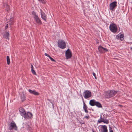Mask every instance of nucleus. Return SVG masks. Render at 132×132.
I'll return each instance as SVG.
<instances>
[{"mask_svg": "<svg viewBox=\"0 0 132 132\" xmlns=\"http://www.w3.org/2000/svg\"><path fill=\"white\" fill-rule=\"evenodd\" d=\"M32 14L36 22L39 24H41L42 22L38 16L36 15V13L34 11H33L32 12Z\"/></svg>", "mask_w": 132, "mask_h": 132, "instance_id": "obj_5", "label": "nucleus"}, {"mask_svg": "<svg viewBox=\"0 0 132 132\" xmlns=\"http://www.w3.org/2000/svg\"><path fill=\"white\" fill-rule=\"evenodd\" d=\"M86 118L87 119H88L89 118V115L86 116L84 117V118Z\"/></svg>", "mask_w": 132, "mask_h": 132, "instance_id": "obj_25", "label": "nucleus"}, {"mask_svg": "<svg viewBox=\"0 0 132 132\" xmlns=\"http://www.w3.org/2000/svg\"><path fill=\"white\" fill-rule=\"evenodd\" d=\"M83 109L85 111V112L87 113L88 112V111L87 110V107L84 101L83 102Z\"/></svg>", "mask_w": 132, "mask_h": 132, "instance_id": "obj_15", "label": "nucleus"}, {"mask_svg": "<svg viewBox=\"0 0 132 132\" xmlns=\"http://www.w3.org/2000/svg\"><path fill=\"white\" fill-rule=\"evenodd\" d=\"M31 70H32V69H34V67L32 64H31Z\"/></svg>", "mask_w": 132, "mask_h": 132, "instance_id": "obj_31", "label": "nucleus"}, {"mask_svg": "<svg viewBox=\"0 0 132 132\" xmlns=\"http://www.w3.org/2000/svg\"><path fill=\"white\" fill-rule=\"evenodd\" d=\"M83 96L85 99H87L92 97V94L90 91L88 90H85L83 93Z\"/></svg>", "mask_w": 132, "mask_h": 132, "instance_id": "obj_4", "label": "nucleus"}, {"mask_svg": "<svg viewBox=\"0 0 132 132\" xmlns=\"http://www.w3.org/2000/svg\"><path fill=\"white\" fill-rule=\"evenodd\" d=\"M6 60L7 64L9 65L10 64V59L9 56H7L6 57Z\"/></svg>", "mask_w": 132, "mask_h": 132, "instance_id": "obj_21", "label": "nucleus"}, {"mask_svg": "<svg viewBox=\"0 0 132 132\" xmlns=\"http://www.w3.org/2000/svg\"><path fill=\"white\" fill-rule=\"evenodd\" d=\"M26 128L27 129H28V128L29 127V126H28V125H27V126H26Z\"/></svg>", "mask_w": 132, "mask_h": 132, "instance_id": "obj_35", "label": "nucleus"}, {"mask_svg": "<svg viewBox=\"0 0 132 132\" xmlns=\"http://www.w3.org/2000/svg\"><path fill=\"white\" fill-rule=\"evenodd\" d=\"M17 129V127L15 123L13 121H12L9 125V129L10 130L14 129L16 130Z\"/></svg>", "mask_w": 132, "mask_h": 132, "instance_id": "obj_8", "label": "nucleus"}, {"mask_svg": "<svg viewBox=\"0 0 132 132\" xmlns=\"http://www.w3.org/2000/svg\"><path fill=\"white\" fill-rule=\"evenodd\" d=\"M105 119L104 118H102V116H101V117H100V119H99L98 121V123H100L101 122H99V121L100 120L101 121H104V120H105Z\"/></svg>", "mask_w": 132, "mask_h": 132, "instance_id": "obj_22", "label": "nucleus"}, {"mask_svg": "<svg viewBox=\"0 0 132 132\" xmlns=\"http://www.w3.org/2000/svg\"><path fill=\"white\" fill-rule=\"evenodd\" d=\"M100 122H104V123H106V124H108L109 123V121L108 120V119H105L104 121H101L100 120L99 121Z\"/></svg>", "mask_w": 132, "mask_h": 132, "instance_id": "obj_20", "label": "nucleus"}, {"mask_svg": "<svg viewBox=\"0 0 132 132\" xmlns=\"http://www.w3.org/2000/svg\"><path fill=\"white\" fill-rule=\"evenodd\" d=\"M40 2L42 3H45V1L44 0H38Z\"/></svg>", "mask_w": 132, "mask_h": 132, "instance_id": "obj_26", "label": "nucleus"}, {"mask_svg": "<svg viewBox=\"0 0 132 132\" xmlns=\"http://www.w3.org/2000/svg\"><path fill=\"white\" fill-rule=\"evenodd\" d=\"M109 28L110 30L113 32H116L117 31V27L116 25L114 24H110Z\"/></svg>", "mask_w": 132, "mask_h": 132, "instance_id": "obj_6", "label": "nucleus"}, {"mask_svg": "<svg viewBox=\"0 0 132 132\" xmlns=\"http://www.w3.org/2000/svg\"><path fill=\"white\" fill-rule=\"evenodd\" d=\"M19 111L21 115L24 118L26 119L31 118L32 116V114L30 112H28L26 113L24 110L22 108H20Z\"/></svg>", "mask_w": 132, "mask_h": 132, "instance_id": "obj_1", "label": "nucleus"}, {"mask_svg": "<svg viewBox=\"0 0 132 132\" xmlns=\"http://www.w3.org/2000/svg\"><path fill=\"white\" fill-rule=\"evenodd\" d=\"M8 27V24H7L6 26H5V29H7V28Z\"/></svg>", "mask_w": 132, "mask_h": 132, "instance_id": "obj_30", "label": "nucleus"}, {"mask_svg": "<svg viewBox=\"0 0 132 132\" xmlns=\"http://www.w3.org/2000/svg\"><path fill=\"white\" fill-rule=\"evenodd\" d=\"M89 104L92 106L96 105L98 108H102L101 104L98 102L94 100H92L89 101Z\"/></svg>", "mask_w": 132, "mask_h": 132, "instance_id": "obj_3", "label": "nucleus"}, {"mask_svg": "<svg viewBox=\"0 0 132 132\" xmlns=\"http://www.w3.org/2000/svg\"><path fill=\"white\" fill-rule=\"evenodd\" d=\"M101 131V132H108L107 127L105 125L102 126Z\"/></svg>", "mask_w": 132, "mask_h": 132, "instance_id": "obj_14", "label": "nucleus"}, {"mask_svg": "<svg viewBox=\"0 0 132 132\" xmlns=\"http://www.w3.org/2000/svg\"><path fill=\"white\" fill-rule=\"evenodd\" d=\"M80 123L81 124H84L85 123L84 122H83L82 121H81V122H80Z\"/></svg>", "mask_w": 132, "mask_h": 132, "instance_id": "obj_32", "label": "nucleus"}, {"mask_svg": "<svg viewBox=\"0 0 132 132\" xmlns=\"http://www.w3.org/2000/svg\"><path fill=\"white\" fill-rule=\"evenodd\" d=\"M117 3L116 2H113L110 4V10H113L117 6Z\"/></svg>", "mask_w": 132, "mask_h": 132, "instance_id": "obj_10", "label": "nucleus"}, {"mask_svg": "<svg viewBox=\"0 0 132 132\" xmlns=\"http://www.w3.org/2000/svg\"><path fill=\"white\" fill-rule=\"evenodd\" d=\"M93 75L94 77L96 76L94 72L93 73Z\"/></svg>", "mask_w": 132, "mask_h": 132, "instance_id": "obj_33", "label": "nucleus"}, {"mask_svg": "<svg viewBox=\"0 0 132 132\" xmlns=\"http://www.w3.org/2000/svg\"><path fill=\"white\" fill-rule=\"evenodd\" d=\"M22 95L21 96V98L22 101H24L25 100V95L24 94V92H22Z\"/></svg>", "mask_w": 132, "mask_h": 132, "instance_id": "obj_17", "label": "nucleus"}, {"mask_svg": "<svg viewBox=\"0 0 132 132\" xmlns=\"http://www.w3.org/2000/svg\"><path fill=\"white\" fill-rule=\"evenodd\" d=\"M117 91L114 90H110L107 92L105 96L107 98H110L113 96L117 93Z\"/></svg>", "mask_w": 132, "mask_h": 132, "instance_id": "obj_2", "label": "nucleus"}, {"mask_svg": "<svg viewBox=\"0 0 132 132\" xmlns=\"http://www.w3.org/2000/svg\"><path fill=\"white\" fill-rule=\"evenodd\" d=\"M109 128V130H110V131L109 132H113V131L112 130V128L111 127H110Z\"/></svg>", "mask_w": 132, "mask_h": 132, "instance_id": "obj_28", "label": "nucleus"}, {"mask_svg": "<svg viewBox=\"0 0 132 132\" xmlns=\"http://www.w3.org/2000/svg\"><path fill=\"white\" fill-rule=\"evenodd\" d=\"M119 106L121 107V106H122V105H119Z\"/></svg>", "mask_w": 132, "mask_h": 132, "instance_id": "obj_36", "label": "nucleus"}, {"mask_svg": "<svg viewBox=\"0 0 132 132\" xmlns=\"http://www.w3.org/2000/svg\"><path fill=\"white\" fill-rule=\"evenodd\" d=\"M99 51L100 53H104L108 51V50L107 49L100 46L98 48Z\"/></svg>", "mask_w": 132, "mask_h": 132, "instance_id": "obj_11", "label": "nucleus"}, {"mask_svg": "<svg viewBox=\"0 0 132 132\" xmlns=\"http://www.w3.org/2000/svg\"><path fill=\"white\" fill-rule=\"evenodd\" d=\"M29 91L30 93L35 95H38L39 94L38 92L35 91V90H32L30 89L29 90Z\"/></svg>", "mask_w": 132, "mask_h": 132, "instance_id": "obj_12", "label": "nucleus"}, {"mask_svg": "<svg viewBox=\"0 0 132 132\" xmlns=\"http://www.w3.org/2000/svg\"><path fill=\"white\" fill-rule=\"evenodd\" d=\"M58 45L59 47L62 49L65 48L66 46V44L64 41L62 40L59 41Z\"/></svg>", "mask_w": 132, "mask_h": 132, "instance_id": "obj_7", "label": "nucleus"}, {"mask_svg": "<svg viewBox=\"0 0 132 132\" xmlns=\"http://www.w3.org/2000/svg\"><path fill=\"white\" fill-rule=\"evenodd\" d=\"M40 14H41V13L42 12H44L43 11L41 10V9H40Z\"/></svg>", "mask_w": 132, "mask_h": 132, "instance_id": "obj_34", "label": "nucleus"}, {"mask_svg": "<svg viewBox=\"0 0 132 132\" xmlns=\"http://www.w3.org/2000/svg\"><path fill=\"white\" fill-rule=\"evenodd\" d=\"M95 79H96V76L95 77Z\"/></svg>", "mask_w": 132, "mask_h": 132, "instance_id": "obj_37", "label": "nucleus"}, {"mask_svg": "<svg viewBox=\"0 0 132 132\" xmlns=\"http://www.w3.org/2000/svg\"><path fill=\"white\" fill-rule=\"evenodd\" d=\"M42 18L45 21H46V19L47 18L46 15L44 12H42L41 14Z\"/></svg>", "mask_w": 132, "mask_h": 132, "instance_id": "obj_13", "label": "nucleus"}, {"mask_svg": "<svg viewBox=\"0 0 132 132\" xmlns=\"http://www.w3.org/2000/svg\"><path fill=\"white\" fill-rule=\"evenodd\" d=\"M45 55L46 56L48 57H49L50 56L48 54H47L46 53H45Z\"/></svg>", "mask_w": 132, "mask_h": 132, "instance_id": "obj_29", "label": "nucleus"}, {"mask_svg": "<svg viewBox=\"0 0 132 132\" xmlns=\"http://www.w3.org/2000/svg\"><path fill=\"white\" fill-rule=\"evenodd\" d=\"M65 56L67 59H68L71 58L72 56V53L70 50L68 49L65 52Z\"/></svg>", "mask_w": 132, "mask_h": 132, "instance_id": "obj_9", "label": "nucleus"}, {"mask_svg": "<svg viewBox=\"0 0 132 132\" xmlns=\"http://www.w3.org/2000/svg\"><path fill=\"white\" fill-rule=\"evenodd\" d=\"M13 19L12 18H11L10 20L9 23L11 25L12 24Z\"/></svg>", "mask_w": 132, "mask_h": 132, "instance_id": "obj_23", "label": "nucleus"}, {"mask_svg": "<svg viewBox=\"0 0 132 132\" xmlns=\"http://www.w3.org/2000/svg\"><path fill=\"white\" fill-rule=\"evenodd\" d=\"M31 72L32 73L35 75H36V74L35 72V71L34 70V69H32V70H31Z\"/></svg>", "mask_w": 132, "mask_h": 132, "instance_id": "obj_24", "label": "nucleus"}, {"mask_svg": "<svg viewBox=\"0 0 132 132\" xmlns=\"http://www.w3.org/2000/svg\"><path fill=\"white\" fill-rule=\"evenodd\" d=\"M119 38L121 40H122L124 39V36L122 34H121L120 35H119L118 36V38H119Z\"/></svg>", "mask_w": 132, "mask_h": 132, "instance_id": "obj_18", "label": "nucleus"}, {"mask_svg": "<svg viewBox=\"0 0 132 132\" xmlns=\"http://www.w3.org/2000/svg\"><path fill=\"white\" fill-rule=\"evenodd\" d=\"M9 33L8 32H6L4 35V37L6 39H9Z\"/></svg>", "mask_w": 132, "mask_h": 132, "instance_id": "obj_16", "label": "nucleus"}, {"mask_svg": "<svg viewBox=\"0 0 132 132\" xmlns=\"http://www.w3.org/2000/svg\"><path fill=\"white\" fill-rule=\"evenodd\" d=\"M4 6L5 8H6V10L8 11L10 10V8L9 6L7 4H6L4 5Z\"/></svg>", "mask_w": 132, "mask_h": 132, "instance_id": "obj_19", "label": "nucleus"}, {"mask_svg": "<svg viewBox=\"0 0 132 132\" xmlns=\"http://www.w3.org/2000/svg\"><path fill=\"white\" fill-rule=\"evenodd\" d=\"M49 58L52 61L54 62H55V60L50 56L49 57Z\"/></svg>", "mask_w": 132, "mask_h": 132, "instance_id": "obj_27", "label": "nucleus"}]
</instances>
